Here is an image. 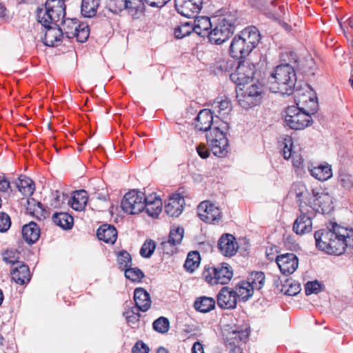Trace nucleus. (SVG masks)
<instances>
[{
  "label": "nucleus",
  "instance_id": "obj_43",
  "mask_svg": "<svg viewBox=\"0 0 353 353\" xmlns=\"http://www.w3.org/2000/svg\"><path fill=\"white\" fill-rule=\"evenodd\" d=\"M250 286L254 290H259L265 283V274L262 272H252L249 278Z\"/></svg>",
  "mask_w": 353,
  "mask_h": 353
},
{
  "label": "nucleus",
  "instance_id": "obj_14",
  "mask_svg": "<svg viewBox=\"0 0 353 353\" xmlns=\"http://www.w3.org/2000/svg\"><path fill=\"white\" fill-rule=\"evenodd\" d=\"M299 210L301 214L298 216L293 224V231L297 234H304L309 233L312 230V222L311 216L307 214L309 210L303 205V202L299 204Z\"/></svg>",
  "mask_w": 353,
  "mask_h": 353
},
{
  "label": "nucleus",
  "instance_id": "obj_50",
  "mask_svg": "<svg viewBox=\"0 0 353 353\" xmlns=\"http://www.w3.org/2000/svg\"><path fill=\"white\" fill-rule=\"evenodd\" d=\"M193 31V25L189 22L184 23L174 29V34L177 39H182L188 36Z\"/></svg>",
  "mask_w": 353,
  "mask_h": 353
},
{
  "label": "nucleus",
  "instance_id": "obj_2",
  "mask_svg": "<svg viewBox=\"0 0 353 353\" xmlns=\"http://www.w3.org/2000/svg\"><path fill=\"white\" fill-rule=\"evenodd\" d=\"M296 81L294 70L290 64L279 65L268 78L269 88L274 93L290 95L294 89Z\"/></svg>",
  "mask_w": 353,
  "mask_h": 353
},
{
  "label": "nucleus",
  "instance_id": "obj_1",
  "mask_svg": "<svg viewBox=\"0 0 353 353\" xmlns=\"http://www.w3.org/2000/svg\"><path fill=\"white\" fill-rule=\"evenodd\" d=\"M331 228L316 231L314 239L316 248L330 254L341 255L353 241V230L331 223Z\"/></svg>",
  "mask_w": 353,
  "mask_h": 353
},
{
  "label": "nucleus",
  "instance_id": "obj_36",
  "mask_svg": "<svg viewBox=\"0 0 353 353\" xmlns=\"http://www.w3.org/2000/svg\"><path fill=\"white\" fill-rule=\"evenodd\" d=\"M194 307L196 310L202 313H206L214 308L215 301L210 297L201 296L195 301Z\"/></svg>",
  "mask_w": 353,
  "mask_h": 353
},
{
  "label": "nucleus",
  "instance_id": "obj_23",
  "mask_svg": "<svg viewBox=\"0 0 353 353\" xmlns=\"http://www.w3.org/2000/svg\"><path fill=\"white\" fill-rule=\"evenodd\" d=\"M144 205L147 214L152 217L157 216L162 210V201L155 193L145 195Z\"/></svg>",
  "mask_w": 353,
  "mask_h": 353
},
{
  "label": "nucleus",
  "instance_id": "obj_15",
  "mask_svg": "<svg viewBox=\"0 0 353 353\" xmlns=\"http://www.w3.org/2000/svg\"><path fill=\"white\" fill-rule=\"evenodd\" d=\"M276 262L281 272L284 275L292 274L298 268V257L293 253H286L277 256Z\"/></svg>",
  "mask_w": 353,
  "mask_h": 353
},
{
  "label": "nucleus",
  "instance_id": "obj_12",
  "mask_svg": "<svg viewBox=\"0 0 353 353\" xmlns=\"http://www.w3.org/2000/svg\"><path fill=\"white\" fill-rule=\"evenodd\" d=\"M263 92V88L260 83L247 87L243 93L237 96L240 105L244 108L256 105L261 101Z\"/></svg>",
  "mask_w": 353,
  "mask_h": 353
},
{
  "label": "nucleus",
  "instance_id": "obj_58",
  "mask_svg": "<svg viewBox=\"0 0 353 353\" xmlns=\"http://www.w3.org/2000/svg\"><path fill=\"white\" fill-rule=\"evenodd\" d=\"M145 3L153 8H162L170 0H144Z\"/></svg>",
  "mask_w": 353,
  "mask_h": 353
},
{
  "label": "nucleus",
  "instance_id": "obj_44",
  "mask_svg": "<svg viewBox=\"0 0 353 353\" xmlns=\"http://www.w3.org/2000/svg\"><path fill=\"white\" fill-rule=\"evenodd\" d=\"M26 201L27 211H28L30 214L36 216L42 215L43 208L42 207V204L40 202L37 201L35 199L32 198L28 199Z\"/></svg>",
  "mask_w": 353,
  "mask_h": 353
},
{
  "label": "nucleus",
  "instance_id": "obj_54",
  "mask_svg": "<svg viewBox=\"0 0 353 353\" xmlns=\"http://www.w3.org/2000/svg\"><path fill=\"white\" fill-rule=\"evenodd\" d=\"M11 225L10 216L4 212H0V232H6Z\"/></svg>",
  "mask_w": 353,
  "mask_h": 353
},
{
  "label": "nucleus",
  "instance_id": "obj_63",
  "mask_svg": "<svg viewBox=\"0 0 353 353\" xmlns=\"http://www.w3.org/2000/svg\"><path fill=\"white\" fill-rule=\"evenodd\" d=\"M192 353H204L203 345L199 342H195L192 347Z\"/></svg>",
  "mask_w": 353,
  "mask_h": 353
},
{
  "label": "nucleus",
  "instance_id": "obj_41",
  "mask_svg": "<svg viewBox=\"0 0 353 353\" xmlns=\"http://www.w3.org/2000/svg\"><path fill=\"white\" fill-rule=\"evenodd\" d=\"M237 63L231 59H222L217 61L214 65L215 70L220 72L229 73L234 72L233 68H236Z\"/></svg>",
  "mask_w": 353,
  "mask_h": 353
},
{
  "label": "nucleus",
  "instance_id": "obj_30",
  "mask_svg": "<svg viewBox=\"0 0 353 353\" xmlns=\"http://www.w3.org/2000/svg\"><path fill=\"white\" fill-rule=\"evenodd\" d=\"M22 235L24 240L30 244L35 243L40 236V228L34 222L23 225Z\"/></svg>",
  "mask_w": 353,
  "mask_h": 353
},
{
  "label": "nucleus",
  "instance_id": "obj_52",
  "mask_svg": "<svg viewBox=\"0 0 353 353\" xmlns=\"http://www.w3.org/2000/svg\"><path fill=\"white\" fill-rule=\"evenodd\" d=\"M138 308H131L123 312V316H125L127 322L129 324H135L139 321V318L141 316L139 313Z\"/></svg>",
  "mask_w": 353,
  "mask_h": 353
},
{
  "label": "nucleus",
  "instance_id": "obj_61",
  "mask_svg": "<svg viewBox=\"0 0 353 353\" xmlns=\"http://www.w3.org/2000/svg\"><path fill=\"white\" fill-rule=\"evenodd\" d=\"M341 184L347 189L353 188V178H342Z\"/></svg>",
  "mask_w": 353,
  "mask_h": 353
},
{
  "label": "nucleus",
  "instance_id": "obj_53",
  "mask_svg": "<svg viewBox=\"0 0 353 353\" xmlns=\"http://www.w3.org/2000/svg\"><path fill=\"white\" fill-rule=\"evenodd\" d=\"M305 290L307 295L317 294L321 291V284L317 281H309L305 284Z\"/></svg>",
  "mask_w": 353,
  "mask_h": 353
},
{
  "label": "nucleus",
  "instance_id": "obj_57",
  "mask_svg": "<svg viewBox=\"0 0 353 353\" xmlns=\"http://www.w3.org/2000/svg\"><path fill=\"white\" fill-rule=\"evenodd\" d=\"M149 347L142 341H138L132 347V353H149Z\"/></svg>",
  "mask_w": 353,
  "mask_h": 353
},
{
  "label": "nucleus",
  "instance_id": "obj_29",
  "mask_svg": "<svg viewBox=\"0 0 353 353\" xmlns=\"http://www.w3.org/2000/svg\"><path fill=\"white\" fill-rule=\"evenodd\" d=\"M97 235L100 241L112 244L117 240V231L113 225L104 224L97 230Z\"/></svg>",
  "mask_w": 353,
  "mask_h": 353
},
{
  "label": "nucleus",
  "instance_id": "obj_3",
  "mask_svg": "<svg viewBox=\"0 0 353 353\" xmlns=\"http://www.w3.org/2000/svg\"><path fill=\"white\" fill-rule=\"evenodd\" d=\"M236 17L231 12L214 19V27L209 34V41L212 43L220 45L226 41L234 33Z\"/></svg>",
  "mask_w": 353,
  "mask_h": 353
},
{
  "label": "nucleus",
  "instance_id": "obj_25",
  "mask_svg": "<svg viewBox=\"0 0 353 353\" xmlns=\"http://www.w3.org/2000/svg\"><path fill=\"white\" fill-rule=\"evenodd\" d=\"M134 301L136 307L142 312L148 311L151 306V299L149 293L141 288L134 290Z\"/></svg>",
  "mask_w": 353,
  "mask_h": 353
},
{
  "label": "nucleus",
  "instance_id": "obj_60",
  "mask_svg": "<svg viewBox=\"0 0 353 353\" xmlns=\"http://www.w3.org/2000/svg\"><path fill=\"white\" fill-rule=\"evenodd\" d=\"M10 187V182L7 178H0V191L6 192Z\"/></svg>",
  "mask_w": 353,
  "mask_h": 353
},
{
  "label": "nucleus",
  "instance_id": "obj_48",
  "mask_svg": "<svg viewBox=\"0 0 353 353\" xmlns=\"http://www.w3.org/2000/svg\"><path fill=\"white\" fill-rule=\"evenodd\" d=\"M117 261L119 268L125 270L132 265V259L130 254L125 250L120 251L117 255Z\"/></svg>",
  "mask_w": 353,
  "mask_h": 353
},
{
  "label": "nucleus",
  "instance_id": "obj_24",
  "mask_svg": "<svg viewBox=\"0 0 353 353\" xmlns=\"http://www.w3.org/2000/svg\"><path fill=\"white\" fill-rule=\"evenodd\" d=\"M12 280L19 284L23 285L30 280V272L28 266L23 262L16 265L11 270Z\"/></svg>",
  "mask_w": 353,
  "mask_h": 353
},
{
  "label": "nucleus",
  "instance_id": "obj_9",
  "mask_svg": "<svg viewBox=\"0 0 353 353\" xmlns=\"http://www.w3.org/2000/svg\"><path fill=\"white\" fill-rule=\"evenodd\" d=\"M255 65L250 61L243 59L237 62L235 70L232 72L230 80L238 85H245L253 79Z\"/></svg>",
  "mask_w": 353,
  "mask_h": 353
},
{
  "label": "nucleus",
  "instance_id": "obj_13",
  "mask_svg": "<svg viewBox=\"0 0 353 353\" xmlns=\"http://www.w3.org/2000/svg\"><path fill=\"white\" fill-rule=\"evenodd\" d=\"M179 14L187 18H194L202 8L203 0H174Z\"/></svg>",
  "mask_w": 353,
  "mask_h": 353
},
{
  "label": "nucleus",
  "instance_id": "obj_11",
  "mask_svg": "<svg viewBox=\"0 0 353 353\" xmlns=\"http://www.w3.org/2000/svg\"><path fill=\"white\" fill-rule=\"evenodd\" d=\"M199 217L204 222L216 224L222 219V213L219 208L209 201L200 203L197 207Z\"/></svg>",
  "mask_w": 353,
  "mask_h": 353
},
{
  "label": "nucleus",
  "instance_id": "obj_33",
  "mask_svg": "<svg viewBox=\"0 0 353 353\" xmlns=\"http://www.w3.org/2000/svg\"><path fill=\"white\" fill-rule=\"evenodd\" d=\"M291 192L294 193L296 197L298 199L297 202L299 205L303 202L305 207H307L308 200L312 196L308 192L305 185L301 183H294L292 187Z\"/></svg>",
  "mask_w": 353,
  "mask_h": 353
},
{
  "label": "nucleus",
  "instance_id": "obj_45",
  "mask_svg": "<svg viewBox=\"0 0 353 353\" xmlns=\"http://www.w3.org/2000/svg\"><path fill=\"white\" fill-rule=\"evenodd\" d=\"M152 327L157 332L165 334L170 329V321L167 318L161 316L153 322Z\"/></svg>",
  "mask_w": 353,
  "mask_h": 353
},
{
  "label": "nucleus",
  "instance_id": "obj_26",
  "mask_svg": "<svg viewBox=\"0 0 353 353\" xmlns=\"http://www.w3.org/2000/svg\"><path fill=\"white\" fill-rule=\"evenodd\" d=\"M212 22L208 17H198L194 21L193 31L201 37L207 35L209 37L210 30L212 29Z\"/></svg>",
  "mask_w": 353,
  "mask_h": 353
},
{
  "label": "nucleus",
  "instance_id": "obj_27",
  "mask_svg": "<svg viewBox=\"0 0 353 353\" xmlns=\"http://www.w3.org/2000/svg\"><path fill=\"white\" fill-rule=\"evenodd\" d=\"M239 35L252 50L260 41V34L259 30L255 26H250L245 28L239 33Z\"/></svg>",
  "mask_w": 353,
  "mask_h": 353
},
{
  "label": "nucleus",
  "instance_id": "obj_49",
  "mask_svg": "<svg viewBox=\"0 0 353 353\" xmlns=\"http://www.w3.org/2000/svg\"><path fill=\"white\" fill-rule=\"evenodd\" d=\"M156 248V243L152 239L145 241L141 250L140 254L144 258H150Z\"/></svg>",
  "mask_w": 353,
  "mask_h": 353
},
{
  "label": "nucleus",
  "instance_id": "obj_10",
  "mask_svg": "<svg viewBox=\"0 0 353 353\" xmlns=\"http://www.w3.org/2000/svg\"><path fill=\"white\" fill-rule=\"evenodd\" d=\"M307 206L316 212L329 214L334 209L332 197L328 193H319L313 190Z\"/></svg>",
  "mask_w": 353,
  "mask_h": 353
},
{
  "label": "nucleus",
  "instance_id": "obj_46",
  "mask_svg": "<svg viewBox=\"0 0 353 353\" xmlns=\"http://www.w3.org/2000/svg\"><path fill=\"white\" fill-rule=\"evenodd\" d=\"M125 270V276L133 282H139L144 276L143 272L138 268L128 267Z\"/></svg>",
  "mask_w": 353,
  "mask_h": 353
},
{
  "label": "nucleus",
  "instance_id": "obj_59",
  "mask_svg": "<svg viewBox=\"0 0 353 353\" xmlns=\"http://www.w3.org/2000/svg\"><path fill=\"white\" fill-rule=\"evenodd\" d=\"M196 151L199 155L203 158L206 159L210 155V152L208 149L204 145H199L196 147Z\"/></svg>",
  "mask_w": 353,
  "mask_h": 353
},
{
  "label": "nucleus",
  "instance_id": "obj_32",
  "mask_svg": "<svg viewBox=\"0 0 353 353\" xmlns=\"http://www.w3.org/2000/svg\"><path fill=\"white\" fill-rule=\"evenodd\" d=\"M101 0H82L81 12L84 17L91 18L96 15Z\"/></svg>",
  "mask_w": 353,
  "mask_h": 353
},
{
  "label": "nucleus",
  "instance_id": "obj_28",
  "mask_svg": "<svg viewBox=\"0 0 353 353\" xmlns=\"http://www.w3.org/2000/svg\"><path fill=\"white\" fill-rule=\"evenodd\" d=\"M212 114L216 117H223L228 114L232 110L230 101L225 97H218L211 105Z\"/></svg>",
  "mask_w": 353,
  "mask_h": 353
},
{
  "label": "nucleus",
  "instance_id": "obj_37",
  "mask_svg": "<svg viewBox=\"0 0 353 353\" xmlns=\"http://www.w3.org/2000/svg\"><path fill=\"white\" fill-rule=\"evenodd\" d=\"M184 230L183 228L176 227L170 230L168 239L167 241L161 243V245L165 249V247L170 244V245L174 246L181 243L183 238Z\"/></svg>",
  "mask_w": 353,
  "mask_h": 353
},
{
  "label": "nucleus",
  "instance_id": "obj_35",
  "mask_svg": "<svg viewBox=\"0 0 353 353\" xmlns=\"http://www.w3.org/2000/svg\"><path fill=\"white\" fill-rule=\"evenodd\" d=\"M52 220L57 225L64 230H69L73 225V217L65 212L54 213Z\"/></svg>",
  "mask_w": 353,
  "mask_h": 353
},
{
  "label": "nucleus",
  "instance_id": "obj_7",
  "mask_svg": "<svg viewBox=\"0 0 353 353\" xmlns=\"http://www.w3.org/2000/svg\"><path fill=\"white\" fill-rule=\"evenodd\" d=\"M285 123L291 129L299 130L307 127L311 121V116L303 111L302 108L292 105L285 111Z\"/></svg>",
  "mask_w": 353,
  "mask_h": 353
},
{
  "label": "nucleus",
  "instance_id": "obj_31",
  "mask_svg": "<svg viewBox=\"0 0 353 353\" xmlns=\"http://www.w3.org/2000/svg\"><path fill=\"white\" fill-rule=\"evenodd\" d=\"M79 21L77 19H62L61 22L62 32L68 39L74 38L77 30L79 28Z\"/></svg>",
  "mask_w": 353,
  "mask_h": 353
},
{
  "label": "nucleus",
  "instance_id": "obj_6",
  "mask_svg": "<svg viewBox=\"0 0 353 353\" xmlns=\"http://www.w3.org/2000/svg\"><path fill=\"white\" fill-rule=\"evenodd\" d=\"M232 276V270L226 263H222L217 266H205L203 272V277L211 285L226 284Z\"/></svg>",
  "mask_w": 353,
  "mask_h": 353
},
{
  "label": "nucleus",
  "instance_id": "obj_8",
  "mask_svg": "<svg viewBox=\"0 0 353 353\" xmlns=\"http://www.w3.org/2000/svg\"><path fill=\"white\" fill-rule=\"evenodd\" d=\"M145 194L137 190L126 193L121 201V208L128 214H138L144 210Z\"/></svg>",
  "mask_w": 353,
  "mask_h": 353
},
{
  "label": "nucleus",
  "instance_id": "obj_40",
  "mask_svg": "<svg viewBox=\"0 0 353 353\" xmlns=\"http://www.w3.org/2000/svg\"><path fill=\"white\" fill-rule=\"evenodd\" d=\"M200 254L197 251H192L188 253L187 259L184 263V268L190 272H194L199 265Z\"/></svg>",
  "mask_w": 353,
  "mask_h": 353
},
{
  "label": "nucleus",
  "instance_id": "obj_42",
  "mask_svg": "<svg viewBox=\"0 0 353 353\" xmlns=\"http://www.w3.org/2000/svg\"><path fill=\"white\" fill-rule=\"evenodd\" d=\"M254 289L250 286V283L245 282L243 283L241 285L236 288L235 292L236 293V298L239 297L243 301H247L253 294Z\"/></svg>",
  "mask_w": 353,
  "mask_h": 353
},
{
  "label": "nucleus",
  "instance_id": "obj_55",
  "mask_svg": "<svg viewBox=\"0 0 353 353\" xmlns=\"http://www.w3.org/2000/svg\"><path fill=\"white\" fill-rule=\"evenodd\" d=\"M292 164L294 168L296 169V174H301L299 170L303 167V160L300 154H292Z\"/></svg>",
  "mask_w": 353,
  "mask_h": 353
},
{
  "label": "nucleus",
  "instance_id": "obj_17",
  "mask_svg": "<svg viewBox=\"0 0 353 353\" xmlns=\"http://www.w3.org/2000/svg\"><path fill=\"white\" fill-rule=\"evenodd\" d=\"M236 293L228 287H223L217 295L218 305L225 310L234 309L236 306Z\"/></svg>",
  "mask_w": 353,
  "mask_h": 353
},
{
  "label": "nucleus",
  "instance_id": "obj_22",
  "mask_svg": "<svg viewBox=\"0 0 353 353\" xmlns=\"http://www.w3.org/2000/svg\"><path fill=\"white\" fill-rule=\"evenodd\" d=\"M185 200L179 194H173L165 205V212L172 217L179 216L183 210Z\"/></svg>",
  "mask_w": 353,
  "mask_h": 353
},
{
  "label": "nucleus",
  "instance_id": "obj_39",
  "mask_svg": "<svg viewBox=\"0 0 353 353\" xmlns=\"http://www.w3.org/2000/svg\"><path fill=\"white\" fill-rule=\"evenodd\" d=\"M312 176H318L319 175H325L326 176H332L331 165L326 162L319 164L316 166L311 165L308 167Z\"/></svg>",
  "mask_w": 353,
  "mask_h": 353
},
{
  "label": "nucleus",
  "instance_id": "obj_64",
  "mask_svg": "<svg viewBox=\"0 0 353 353\" xmlns=\"http://www.w3.org/2000/svg\"><path fill=\"white\" fill-rule=\"evenodd\" d=\"M72 207V208H74L75 210H79V208H81L82 207L81 203H79V201L77 199V197L75 196L73 197Z\"/></svg>",
  "mask_w": 353,
  "mask_h": 353
},
{
  "label": "nucleus",
  "instance_id": "obj_20",
  "mask_svg": "<svg viewBox=\"0 0 353 353\" xmlns=\"http://www.w3.org/2000/svg\"><path fill=\"white\" fill-rule=\"evenodd\" d=\"M143 0H108L107 7L112 13H119L123 10H137Z\"/></svg>",
  "mask_w": 353,
  "mask_h": 353
},
{
  "label": "nucleus",
  "instance_id": "obj_16",
  "mask_svg": "<svg viewBox=\"0 0 353 353\" xmlns=\"http://www.w3.org/2000/svg\"><path fill=\"white\" fill-rule=\"evenodd\" d=\"M252 50L239 34L236 35L230 46L229 52L232 58L243 59L248 56Z\"/></svg>",
  "mask_w": 353,
  "mask_h": 353
},
{
  "label": "nucleus",
  "instance_id": "obj_4",
  "mask_svg": "<svg viewBox=\"0 0 353 353\" xmlns=\"http://www.w3.org/2000/svg\"><path fill=\"white\" fill-rule=\"evenodd\" d=\"M229 129V124L221 121L218 125L210 129L206 134V140L212 154L218 157H224L228 153L229 143L225 133Z\"/></svg>",
  "mask_w": 353,
  "mask_h": 353
},
{
  "label": "nucleus",
  "instance_id": "obj_56",
  "mask_svg": "<svg viewBox=\"0 0 353 353\" xmlns=\"http://www.w3.org/2000/svg\"><path fill=\"white\" fill-rule=\"evenodd\" d=\"M284 147L282 150L283 156L284 159H288L291 156H292V141L290 138L285 139V143H284Z\"/></svg>",
  "mask_w": 353,
  "mask_h": 353
},
{
  "label": "nucleus",
  "instance_id": "obj_5",
  "mask_svg": "<svg viewBox=\"0 0 353 353\" xmlns=\"http://www.w3.org/2000/svg\"><path fill=\"white\" fill-rule=\"evenodd\" d=\"M65 6L64 0H47L44 8L37 9V18L42 26L57 23L64 19Z\"/></svg>",
  "mask_w": 353,
  "mask_h": 353
},
{
  "label": "nucleus",
  "instance_id": "obj_51",
  "mask_svg": "<svg viewBox=\"0 0 353 353\" xmlns=\"http://www.w3.org/2000/svg\"><path fill=\"white\" fill-rule=\"evenodd\" d=\"M77 41L80 43L85 42L90 34L89 27L87 24L81 23L74 33Z\"/></svg>",
  "mask_w": 353,
  "mask_h": 353
},
{
  "label": "nucleus",
  "instance_id": "obj_21",
  "mask_svg": "<svg viewBox=\"0 0 353 353\" xmlns=\"http://www.w3.org/2000/svg\"><path fill=\"white\" fill-rule=\"evenodd\" d=\"M218 248L221 253L225 256H232L237 251V243L235 238L230 234H225L219 240Z\"/></svg>",
  "mask_w": 353,
  "mask_h": 353
},
{
  "label": "nucleus",
  "instance_id": "obj_62",
  "mask_svg": "<svg viewBox=\"0 0 353 353\" xmlns=\"http://www.w3.org/2000/svg\"><path fill=\"white\" fill-rule=\"evenodd\" d=\"M227 348L230 350V353H243L240 345L234 343H229V345H226Z\"/></svg>",
  "mask_w": 353,
  "mask_h": 353
},
{
  "label": "nucleus",
  "instance_id": "obj_38",
  "mask_svg": "<svg viewBox=\"0 0 353 353\" xmlns=\"http://www.w3.org/2000/svg\"><path fill=\"white\" fill-rule=\"evenodd\" d=\"M18 179L17 185L19 190L24 196H31L35 190V184L32 178H18Z\"/></svg>",
  "mask_w": 353,
  "mask_h": 353
},
{
  "label": "nucleus",
  "instance_id": "obj_18",
  "mask_svg": "<svg viewBox=\"0 0 353 353\" xmlns=\"http://www.w3.org/2000/svg\"><path fill=\"white\" fill-rule=\"evenodd\" d=\"M211 110L208 109L201 110L194 120V127L198 131L210 132V129L214 125H218L219 121L213 123V117Z\"/></svg>",
  "mask_w": 353,
  "mask_h": 353
},
{
  "label": "nucleus",
  "instance_id": "obj_47",
  "mask_svg": "<svg viewBox=\"0 0 353 353\" xmlns=\"http://www.w3.org/2000/svg\"><path fill=\"white\" fill-rule=\"evenodd\" d=\"M19 259V252L16 250H7L3 253V260L7 263L16 265L21 263Z\"/></svg>",
  "mask_w": 353,
  "mask_h": 353
},
{
  "label": "nucleus",
  "instance_id": "obj_34",
  "mask_svg": "<svg viewBox=\"0 0 353 353\" xmlns=\"http://www.w3.org/2000/svg\"><path fill=\"white\" fill-rule=\"evenodd\" d=\"M249 336V332L247 329H235L229 332L226 336V345L229 343H234L240 345V343L245 341Z\"/></svg>",
  "mask_w": 353,
  "mask_h": 353
},
{
  "label": "nucleus",
  "instance_id": "obj_19",
  "mask_svg": "<svg viewBox=\"0 0 353 353\" xmlns=\"http://www.w3.org/2000/svg\"><path fill=\"white\" fill-rule=\"evenodd\" d=\"M43 26L46 28L43 43L48 46H58L63 37L60 25L55 23Z\"/></svg>",
  "mask_w": 353,
  "mask_h": 353
}]
</instances>
